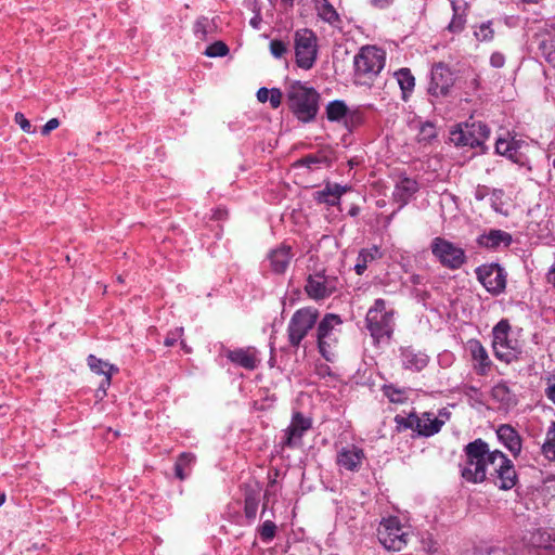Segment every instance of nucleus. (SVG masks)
Listing matches in <instances>:
<instances>
[{"instance_id": "63", "label": "nucleus", "mask_w": 555, "mask_h": 555, "mask_svg": "<svg viewBox=\"0 0 555 555\" xmlns=\"http://www.w3.org/2000/svg\"><path fill=\"white\" fill-rule=\"evenodd\" d=\"M250 24L256 28L257 27V22L255 20H251L250 21Z\"/></svg>"}, {"instance_id": "17", "label": "nucleus", "mask_w": 555, "mask_h": 555, "mask_svg": "<svg viewBox=\"0 0 555 555\" xmlns=\"http://www.w3.org/2000/svg\"><path fill=\"white\" fill-rule=\"evenodd\" d=\"M227 359L234 365L254 371L260 364L259 351L251 346L225 350Z\"/></svg>"}, {"instance_id": "13", "label": "nucleus", "mask_w": 555, "mask_h": 555, "mask_svg": "<svg viewBox=\"0 0 555 555\" xmlns=\"http://www.w3.org/2000/svg\"><path fill=\"white\" fill-rule=\"evenodd\" d=\"M455 77L451 68L442 63H436L431 67L428 94L434 98H446L454 86Z\"/></svg>"}, {"instance_id": "11", "label": "nucleus", "mask_w": 555, "mask_h": 555, "mask_svg": "<svg viewBox=\"0 0 555 555\" xmlns=\"http://www.w3.org/2000/svg\"><path fill=\"white\" fill-rule=\"evenodd\" d=\"M319 312L312 308L297 310L287 326L288 340L294 347L300 345L308 332L315 325Z\"/></svg>"}, {"instance_id": "46", "label": "nucleus", "mask_w": 555, "mask_h": 555, "mask_svg": "<svg viewBox=\"0 0 555 555\" xmlns=\"http://www.w3.org/2000/svg\"><path fill=\"white\" fill-rule=\"evenodd\" d=\"M384 392L386 397L393 403H402L406 399L405 393L402 390L395 388L393 386H386Z\"/></svg>"}, {"instance_id": "61", "label": "nucleus", "mask_w": 555, "mask_h": 555, "mask_svg": "<svg viewBox=\"0 0 555 555\" xmlns=\"http://www.w3.org/2000/svg\"><path fill=\"white\" fill-rule=\"evenodd\" d=\"M181 346L183 349H185L186 352H190V349L186 347L183 340H181Z\"/></svg>"}, {"instance_id": "7", "label": "nucleus", "mask_w": 555, "mask_h": 555, "mask_svg": "<svg viewBox=\"0 0 555 555\" xmlns=\"http://www.w3.org/2000/svg\"><path fill=\"white\" fill-rule=\"evenodd\" d=\"M386 53L375 46H365L360 49L353 59L356 75L372 79L385 66Z\"/></svg>"}, {"instance_id": "29", "label": "nucleus", "mask_w": 555, "mask_h": 555, "mask_svg": "<svg viewBox=\"0 0 555 555\" xmlns=\"http://www.w3.org/2000/svg\"><path fill=\"white\" fill-rule=\"evenodd\" d=\"M495 485L502 490H509L516 485L517 475L511 460L495 475Z\"/></svg>"}, {"instance_id": "50", "label": "nucleus", "mask_w": 555, "mask_h": 555, "mask_svg": "<svg viewBox=\"0 0 555 555\" xmlns=\"http://www.w3.org/2000/svg\"><path fill=\"white\" fill-rule=\"evenodd\" d=\"M490 64L494 68H501L505 64V56L501 52H493L490 56Z\"/></svg>"}, {"instance_id": "6", "label": "nucleus", "mask_w": 555, "mask_h": 555, "mask_svg": "<svg viewBox=\"0 0 555 555\" xmlns=\"http://www.w3.org/2000/svg\"><path fill=\"white\" fill-rule=\"evenodd\" d=\"M343 321L334 313L326 314L318 325L319 351L326 361L335 358V348L340 334Z\"/></svg>"}, {"instance_id": "10", "label": "nucleus", "mask_w": 555, "mask_h": 555, "mask_svg": "<svg viewBox=\"0 0 555 555\" xmlns=\"http://www.w3.org/2000/svg\"><path fill=\"white\" fill-rule=\"evenodd\" d=\"M396 423L403 428H411L420 436L430 437L441 430L444 421L439 420L434 413H410L406 417L396 416Z\"/></svg>"}, {"instance_id": "36", "label": "nucleus", "mask_w": 555, "mask_h": 555, "mask_svg": "<svg viewBox=\"0 0 555 555\" xmlns=\"http://www.w3.org/2000/svg\"><path fill=\"white\" fill-rule=\"evenodd\" d=\"M318 16L324 22L336 25L339 22V15L336 12L335 8L327 1L322 0L318 5Z\"/></svg>"}, {"instance_id": "40", "label": "nucleus", "mask_w": 555, "mask_h": 555, "mask_svg": "<svg viewBox=\"0 0 555 555\" xmlns=\"http://www.w3.org/2000/svg\"><path fill=\"white\" fill-rule=\"evenodd\" d=\"M364 120V117H363V114L360 109H352V111H347V115L345 116V119H344V126L349 129V130H352L357 127H359L360 125H362Z\"/></svg>"}, {"instance_id": "16", "label": "nucleus", "mask_w": 555, "mask_h": 555, "mask_svg": "<svg viewBox=\"0 0 555 555\" xmlns=\"http://www.w3.org/2000/svg\"><path fill=\"white\" fill-rule=\"evenodd\" d=\"M365 460L363 449L356 444H348L338 450L336 464L343 470L358 472Z\"/></svg>"}, {"instance_id": "52", "label": "nucleus", "mask_w": 555, "mask_h": 555, "mask_svg": "<svg viewBox=\"0 0 555 555\" xmlns=\"http://www.w3.org/2000/svg\"><path fill=\"white\" fill-rule=\"evenodd\" d=\"M370 4L376 9H387L395 3V0H369Z\"/></svg>"}, {"instance_id": "42", "label": "nucleus", "mask_w": 555, "mask_h": 555, "mask_svg": "<svg viewBox=\"0 0 555 555\" xmlns=\"http://www.w3.org/2000/svg\"><path fill=\"white\" fill-rule=\"evenodd\" d=\"M229 53L228 46L222 41H216L207 47L205 54L209 57L225 56Z\"/></svg>"}, {"instance_id": "35", "label": "nucleus", "mask_w": 555, "mask_h": 555, "mask_svg": "<svg viewBox=\"0 0 555 555\" xmlns=\"http://www.w3.org/2000/svg\"><path fill=\"white\" fill-rule=\"evenodd\" d=\"M348 107L344 101L335 100L326 105V117L330 121H344Z\"/></svg>"}, {"instance_id": "30", "label": "nucleus", "mask_w": 555, "mask_h": 555, "mask_svg": "<svg viewBox=\"0 0 555 555\" xmlns=\"http://www.w3.org/2000/svg\"><path fill=\"white\" fill-rule=\"evenodd\" d=\"M332 163V158L330 157V153L326 151H319L314 154H309L299 160H297V166L307 167L309 169H318L322 166L328 167Z\"/></svg>"}, {"instance_id": "8", "label": "nucleus", "mask_w": 555, "mask_h": 555, "mask_svg": "<svg viewBox=\"0 0 555 555\" xmlns=\"http://www.w3.org/2000/svg\"><path fill=\"white\" fill-rule=\"evenodd\" d=\"M294 49L296 64L302 69L313 67L318 56V38L308 28H301L294 34Z\"/></svg>"}, {"instance_id": "59", "label": "nucleus", "mask_w": 555, "mask_h": 555, "mask_svg": "<svg viewBox=\"0 0 555 555\" xmlns=\"http://www.w3.org/2000/svg\"><path fill=\"white\" fill-rule=\"evenodd\" d=\"M470 88L473 90H477L478 89V86H479V81H478V78L476 76H474L472 79H470Z\"/></svg>"}, {"instance_id": "21", "label": "nucleus", "mask_w": 555, "mask_h": 555, "mask_svg": "<svg viewBox=\"0 0 555 555\" xmlns=\"http://www.w3.org/2000/svg\"><path fill=\"white\" fill-rule=\"evenodd\" d=\"M539 50L545 60L555 66V26H546L535 35Z\"/></svg>"}, {"instance_id": "58", "label": "nucleus", "mask_w": 555, "mask_h": 555, "mask_svg": "<svg viewBox=\"0 0 555 555\" xmlns=\"http://www.w3.org/2000/svg\"><path fill=\"white\" fill-rule=\"evenodd\" d=\"M477 127H478V129H479L480 134L482 135V138H483V139H487V138L489 137V134H490V130H489V128H488L486 125L480 124V122L477 125Z\"/></svg>"}, {"instance_id": "22", "label": "nucleus", "mask_w": 555, "mask_h": 555, "mask_svg": "<svg viewBox=\"0 0 555 555\" xmlns=\"http://www.w3.org/2000/svg\"><path fill=\"white\" fill-rule=\"evenodd\" d=\"M418 191V183L412 178H401L393 191V198L399 204V208L404 207L414 194Z\"/></svg>"}, {"instance_id": "33", "label": "nucleus", "mask_w": 555, "mask_h": 555, "mask_svg": "<svg viewBox=\"0 0 555 555\" xmlns=\"http://www.w3.org/2000/svg\"><path fill=\"white\" fill-rule=\"evenodd\" d=\"M508 460L503 452L499 450L490 451L487 446V474L490 476L495 477L499 470L507 464Z\"/></svg>"}, {"instance_id": "18", "label": "nucleus", "mask_w": 555, "mask_h": 555, "mask_svg": "<svg viewBox=\"0 0 555 555\" xmlns=\"http://www.w3.org/2000/svg\"><path fill=\"white\" fill-rule=\"evenodd\" d=\"M466 348L469 351L474 362L473 367L477 375H488L492 366V361L488 354L487 349L478 339H469L466 344Z\"/></svg>"}, {"instance_id": "53", "label": "nucleus", "mask_w": 555, "mask_h": 555, "mask_svg": "<svg viewBox=\"0 0 555 555\" xmlns=\"http://www.w3.org/2000/svg\"><path fill=\"white\" fill-rule=\"evenodd\" d=\"M453 138L452 140L456 142V144H462V145H474V142L473 141H469L468 139H465L464 138V134L462 131H459V132H453L452 133Z\"/></svg>"}, {"instance_id": "4", "label": "nucleus", "mask_w": 555, "mask_h": 555, "mask_svg": "<svg viewBox=\"0 0 555 555\" xmlns=\"http://www.w3.org/2000/svg\"><path fill=\"white\" fill-rule=\"evenodd\" d=\"M366 327L375 343L389 338L393 332V311L386 310V302L378 298L369 309L365 318Z\"/></svg>"}, {"instance_id": "28", "label": "nucleus", "mask_w": 555, "mask_h": 555, "mask_svg": "<svg viewBox=\"0 0 555 555\" xmlns=\"http://www.w3.org/2000/svg\"><path fill=\"white\" fill-rule=\"evenodd\" d=\"M382 254L377 246L363 248L359 251L357 261L354 264V271L358 275H362L367 269L369 264L380 258Z\"/></svg>"}, {"instance_id": "43", "label": "nucleus", "mask_w": 555, "mask_h": 555, "mask_svg": "<svg viewBox=\"0 0 555 555\" xmlns=\"http://www.w3.org/2000/svg\"><path fill=\"white\" fill-rule=\"evenodd\" d=\"M258 509V499L253 494H247L244 501V513L245 516L249 519H254L256 517Z\"/></svg>"}, {"instance_id": "62", "label": "nucleus", "mask_w": 555, "mask_h": 555, "mask_svg": "<svg viewBox=\"0 0 555 555\" xmlns=\"http://www.w3.org/2000/svg\"><path fill=\"white\" fill-rule=\"evenodd\" d=\"M5 501V494L0 495V505Z\"/></svg>"}, {"instance_id": "60", "label": "nucleus", "mask_w": 555, "mask_h": 555, "mask_svg": "<svg viewBox=\"0 0 555 555\" xmlns=\"http://www.w3.org/2000/svg\"><path fill=\"white\" fill-rule=\"evenodd\" d=\"M503 195V192L501 190H493L492 191V196L496 199H500Z\"/></svg>"}, {"instance_id": "32", "label": "nucleus", "mask_w": 555, "mask_h": 555, "mask_svg": "<svg viewBox=\"0 0 555 555\" xmlns=\"http://www.w3.org/2000/svg\"><path fill=\"white\" fill-rule=\"evenodd\" d=\"M196 462L195 454L191 452L181 453L175 464V475L178 479L184 480L191 474V470Z\"/></svg>"}, {"instance_id": "51", "label": "nucleus", "mask_w": 555, "mask_h": 555, "mask_svg": "<svg viewBox=\"0 0 555 555\" xmlns=\"http://www.w3.org/2000/svg\"><path fill=\"white\" fill-rule=\"evenodd\" d=\"M60 126V121L57 118H51L47 121V124L42 127L41 133L43 135L49 134L52 130L56 129Z\"/></svg>"}, {"instance_id": "3", "label": "nucleus", "mask_w": 555, "mask_h": 555, "mask_svg": "<svg viewBox=\"0 0 555 555\" xmlns=\"http://www.w3.org/2000/svg\"><path fill=\"white\" fill-rule=\"evenodd\" d=\"M466 462L462 477L472 483L482 482L487 477V443L476 439L465 447Z\"/></svg>"}, {"instance_id": "38", "label": "nucleus", "mask_w": 555, "mask_h": 555, "mask_svg": "<svg viewBox=\"0 0 555 555\" xmlns=\"http://www.w3.org/2000/svg\"><path fill=\"white\" fill-rule=\"evenodd\" d=\"M542 453L546 459L555 460V423L547 430L546 439L542 446Z\"/></svg>"}, {"instance_id": "25", "label": "nucleus", "mask_w": 555, "mask_h": 555, "mask_svg": "<svg viewBox=\"0 0 555 555\" xmlns=\"http://www.w3.org/2000/svg\"><path fill=\"white\" fill-rule=\"evenodd\" d=\"M293 255L291 247L282 245L269 254L270 267L275 273H283L288 267Z\"/></svg>"}, {"instance_id": "24", "label": "nucleus", "mask_w": 555, "mask_h": 555, "mask_svg": "<svg viewBox=\"0 0 555 555\" xmlns=\"http://www.w3.org/2000/svg\"><path fill=\"white\" fill-rule=\"evenodd\" d=\"M499 440L509 450V452L517 456L521 451V439L518 433L507 424L500 425L496 429Z\"/></svg>"}, {"instance_id": "14", "label": "nucleus", "mask_w": 555, "mask_h": 555, "mask_svg": "<svg viewBox=\"0 0 555 555\" xmlns=\"http://www.w3.org/2000/svg\"><path fill=\"white\" fill-rule=\"evenodd\" d=\"M312 421L310 417L304 416L300 412H295L292 416L291 424L284 430L283 440L281 442L283 448H297L301 446L304 435L311 428Z\"/></svg>"}, {"instance_id": "56", "label": "nucleus", "mask_w": 555, "mask_h": 555, "mask_svg": "<svg viewBox=\"0 0 555 555\" xmlns=\"http://www.w3.org/2000/svg\"><path fill=\"white\" fill-rule=\"evenodd\" d=\"M545 395L548 400L555 403V383L547 386V388L545 389Z\"/></svg>"}, {"instance_id": "5", "label": "nucleus", "mask_w": 555, "mask_h": 555, "mask_svg": "<svg viewBox=\"0 0 555 555\" xmlns=\"http://www.w3.org/2000/svg\"><path fill=\"white\" fill-rule=\"evenodd\" d=\"M377 538L380 544L388 551L399 552L403 550L410 539V528L396 516L383 518L377 528Z\"/></svg>"}, {"instance_id": "54", "label": "nucleus", "mask_w": 555, "mask_h": 555, "mask_svg": "<svg viewBox=\"0 0 555 555\" xmlns=\"http://www.w3.org/2000/svg\"><path fill=\"white\" fill-rule=\"evenodd\" d=\"M489 194V189L485 185H478L474 192V196L477 201H482Z\"/></svg>"}, {"instance_id": "23", "label": "nucleus", "mask_w": 555, "mask_h": 555, "mask_svg": "<svg viewBox=\"0 0 555 555\" xmlns=\"http://www.w3.org/2000/svg\"><path fill=\"white\" fill-rule=\"evenodd\" d=\"M428 356L422 351H417L412 347L401 349V362L404 369L411 371H422L428 364Z\"/></svg>"}, {"instance_id": "34", "label": "nucleus", "mask_w": 555, "mask_h": 555, "mask_svg": "<svg viewBox=\"0 0 555 555\" xmlns=\"http://www.w3.org/2000/svg\"><path fill=\"white\" fill-rule=\"evenodd\" d=\"M395 77L402 91V99L406 100L408 94H410L415 87L414 76L409 68L404 67L397 70Z\"/></svg>"}, {"instance_id": "12", "label": "nucleus", "mask_w": 555, "mask_h": 555, "mask_svg": "<svg viewBox=\"0 0 555 555\" xmlns=\"http://www.w3.org/2000/svg\"><path fill=\"white\" fill-rule=\"evenodd\" d=\"M339 281L334 275H326L324 271L309 274L306 279L305 291L310 299L323 300L337 292Z\"/></svg>"}, {"instance_id": "64", "label": "nucleus", "mask_w": 555, "mask_h": 555, "mask_svg": "<svg viewBox=\"0 0 555 555\" xmlns=\"http://www.w3.org/2000/svg\"><path fill=\"white\" fill-rule=\"evenodd\" d=\"M413 283H420V281H418V276H414V278H413Z\"/></svg>"}, {"instance_id": "48", "label": "nucleus", "mask_w": 555, "mask_h": 555, "mask_svg": "<svg viewBox=\"0 0 555 555\" xmlns=\"http://www.w3.org/2000/svg\"><path fill=\"white\" fill-rule=\"evenodd\" d=\"M282 91L278 88L269 90V102L272 108H278L282 103Z\"/></svg>"}, {"instance_id": "49", "label": "nucleus", "mask_w": 555, "mask_h": 555, "mask_svg": "<svg viewBox=\"0 0 555 555\" xmlns=\"http://www.w3.org/2000/svg\"><path fill=\"white\" fill-rule=\"evenodd\" d=\"M183 327H177L175 331L170 332L167 337L165 338V345L167 347H172L177 343L179 338L183 335Z\"/></svg>"}, {"instance_id": "41", "label": "nucleus", "mask_w": 555, "mask_h": 555, "mask_svg": "<svg viewBox=\"0 0 555 555\" xmlns=\"http://www.w3.org/2000/svg\"><path fill=\"white\" fill-rule=\"evenodd\" d=\"M209 26H210V24H209V20L207 17H205V16L198 17L195 21L194 27H193V31H194V35L196 36V38H198L201 40H205L207 37V34H208Z\"/></svg>"}, {"instance_id": "9", "label": "nucleus", "mask_w": 555, "mask_h": 555, "mask_svg": "<svg viewBox=\"0 0 555 555\" xmlns=\"http://www.w3.org/2000/svg\"><path fill=\"white\" fill-rule=\"evenodd\" d=\"M430 250L442 267L451 270L460 269L466 261L465 250L441 236L433 238Z\"/></svg>"}, {"instance_id": "57", "label": "nucleus", "mask_w": 555, "mask_h": 555, "mask_svg": "<svg viewBox=\"0 0 555 555\" xmlns=\"http://www.w3.org/2000/svg\"><path fill=\"white\" fill-rule=\"evenodd\" d=\"M422 132L425 133L428 138H435L436 137L435 128L430 124L423 126Z\"/></svg>"}, {"instance_id": "2", "label": "nucleus", "mask_w": 555, "mask_h": 555, "mask_svg": "<svg viewBox=\"0 0 555 555\" xmlns=\"http://www.w3.org/2000/svg\"><path fill=\"white\" fill-rule=\"evenodd\" d=\"M287 103L292 113L302 122L313 120L319 111V93L300 81H294L287 88Z\"/></svg>"}, {"instance_id": "15", "label": "nucleus", "mask_w": 555, "mask_h": 555, "mask_svg": "<svg viewBox=\"0 0 555 555\" xmlns=\"http://www.w3.org/2000/svg\"><path fill=\"white\" fill-rule=\"evenodd\" d=\"M478 280L492 294H500L506 286L504 270L499 264L482 266L476 271Z\"/></svg>"}, {"instance_id": "27", "label": "nucleus", "mask_w": 555, "mask_h": 555, "mask_svg": "<svg viewBox=\"0 0 555 555\" xmlns=\"http://www.w3.org/2000/svg\"><path fill=\"white\" fill-rule=\"evenodd\" d=\"M511 243V234L502 230H491L479 238V244L488 248L507 247Z\"/></svg>"}, {"instance_id": "20", "label": "nucleus", "mask_w": 555, "mask_h": 555, "mask_svg": "<svg viewBox=\"0 0 555 555\" xmlns=\"http://www.w3.org/2000/svg\"><path fill=\"white\" fill-rule=\"evenodd\" d=\"M490 397L498 404V409L504 411L513 409L518 403L516 393L505 380L498 382L491 388Z\"/></svg>"}, {"instance_id": "39", "label": "nucleus", "mask_w": 555, "mask_h": 555, "mask_svg": "<svg viewBox=\"0 0 555 555\" xmlns=\"http://www.w3.org/2000/svg\"><path fill=\"white\" fill-rule=\"evenodd\" d=\"M451 4L454 13L451 22L448 25V29L453 34H457L464 29L466 17L464 14H460L457 12L455 2H452Z\"/></svg>"}, {"instance_id": "26", "label": "nucleus", "mask_w": 555, "mask_h": 555, "mask_svg": "<svg viewBox=\"0 0 555 555\" xmlns=\"http://www.w3.org/2000/svg\"><path fill=\"white\" fill-rule=\"evenodd\" d=\"M87 363L92 372L105 376V380L102 383V387L109 386L113 374L118 372L117 366L109 364L108 362H105L93 354L88 357Z\"/></svg>"}, {"instance_id": "55", "label": "nucleus", "mask_w": 555, "mask_h": 555, "mask_svg": "<svg viewBox=\"0 0 555 555\" xmlns=\"http://www.w3.org/2000/svg\"><path fill=\"white\" fill-rule=\"evenodd\" d=\"M257 100L261 103L269 101V89L262 87L257 91Z\"/></svg>"}, {"instance_id": "44", "label": "nucleus", "mask_w": 555, "mask_h": 555, "mask_svg": "<svg viewBox=\"0 0 555 555\" xmlns=\"http://www.w3.org/2000/svg\"><path fill=\"white\" fill-rule=\"evenodd\" d=\"M275 532L276 526L271 520H266L259 528L260 538L266 542L273 540Z\"/></svg>"}, {"instance_id": "45", "label": "nucleus", "mask_w": 555, "mask_h": 555, "mask_svg": "<svg viewBox=\"0 0 555 555\" xmlns=\"http://www.w3.org/2000/svg\"><path fill=\"white\" fill-rule=\"evenodd\" d=\"M288 51V44L282 40L273 39L270 42V52L276 57H283Z\"/></svg>"}, {"instance_id": "1", "label": "nucleus", "mask_w": 555, "mask_h": 555, "mask_svg": "<svg viewBox=\"0 0 555 555\" xmlns=\"http://www.w3.org/2000/svg\"><path fill=\"white\" fill-rule=\"evenodd\" d=\"M521 330H513L507 320H501L492 330V349L495 358L509 364L522 352Z\"/></svg>"}, {"instance_id": "31", "label": "nucleus", "mask_w": 555, "mask_h": 555, "mask_svg": "<svg viewBox=\"0 0 555 555\" xmlns=\"http://www.w3.org/2000/svg\"><path fill=\"white\" fill-rule=\"evenodd\" d=\"M349 190L348 186L339 184H327L324 190L317 193V199L320 203H326L328 205H336L340 196Z\"/></svg>"}, {"instance_id": "37", "label": "nucleus", "mask_w": 555, "mask_h": 555, "mask_svg": "<svg viewBox=\"0 0 555 555\" xmlns=\"http://www.w3.org/2000/svg\"><path fill=\"white\" fill-rule=\"evenodd\" d=\"M474 36L478 41H491L494 38V29L491 22H483L474 27Z\"/></svg>"}, {"instance_id": "19", "label": "nucleus", "mask_w": 555, "mask_h": 555, "mask_svg": "<svg viewBox=\"0 0 555 555\" xmlns=\"http://www.w3.org/2000/svg\"><path fill=\"white\" fill-rule=\"evenodd\" d=\"M522 144L524 141L516 140L515 138H499L495 142V152L519 166H526L528 159L519 152Z\"/></svg>"}, {"instance_id": "47", "label": "nucleus", "mask_w": 555, "mask_h": 555, "mask_svg": "<svg viewBox=\"0 0 555 555\" xmlns=\"http://www.w3.org/2000/svg\"><path fill=\"white\" fill-rule=\"evenodd\" d=\"M14 120L24 132H26V133L35 132V129L33 128L30 121L24 116V114L16 113L14 116Z\"/></svg>"}]
</instances>
